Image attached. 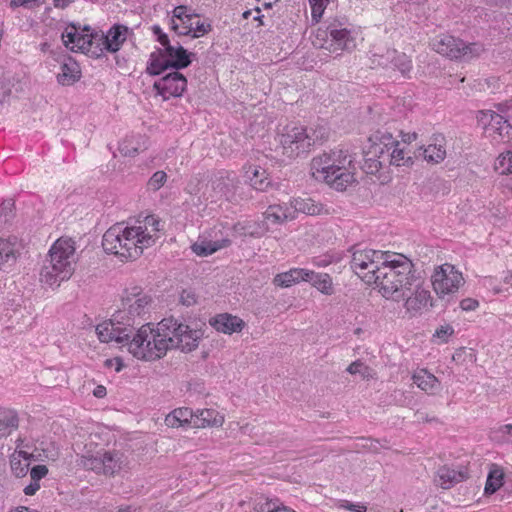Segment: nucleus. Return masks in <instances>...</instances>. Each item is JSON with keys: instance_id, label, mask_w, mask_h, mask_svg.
Instances as JSON below:
<instances>
[{"instance_id": "1", "label": "nucleus", "mask_w": 512, "mask_h": 512, "mask_svg": "<svg viewBox=\"0 0 512 512\" xmlns=\"http://www.w3.org/2000/svg\"><path fill=\"white\" fill-rule=\"evenodd\" d=\"M377 282L379 292L386 299L399 302L409 296V290L417 282L412 261L403 254L386 251L379 268Z\"/></svg>"}, {"instance_id": "2", "label": "nucleus", "mask_w": 512, "mask_h": 512, "mask_svg": "<svg viewBox=\"0 0 512 512\" xmlns=\"http://www.w3.org/2000/svg\"><path fill=\"white\" fill-rule=\"evenodd\" d=\"M357 171L355 154L348 150L335 149L314 157L311 162L312 176L323 180L337 191H344L355 183Z\"/></svg>"}, {"instance_id": "3", "label": "nucleus", "mask_w": 512, "mask_h": 512, "mask_svg": "<svg viewBox=\"0 0 512 512\" xmlns=\"http://www.w3.org/2000/svg\"><path fill=\"white\" fill-rule=\"evenodd\" d=\"M154 240L145 234L141 226L124 227L117 223L110 227L103 235L102 246L105 252L118 255L125 259H136L143 252V246Z\"/></svg>"}, {"instance_id": "4", "label": "nucleus", "mask_w": 512, "mask_h": 512, "mask_svg": "<svg viewBox=\"0 0 512 512\" xmlns=\"http://www.w3.org/2000/svg\"><path fill=\"white\" fill-rule=\"evenodd\" d=\"M327 137L328 131L323 126L307 129L303 125L289 123L277 134L278 146L276 151L293 159L309 153L316 143L322 142Z\"/></svg>"}, {"instance_id": "5", "label": "nucleus", "mask_w": 512, "mask_h": 512, "mask_svg": "<svg viewBox=\"0 0 512 512\" xmlns=\"http://www.w3.org/2000/svg\"><path fill=\"white\" fill-rule=\"evenodd\" d=\"M75 270V247L71 239H58L49 250L41 271L40 281L49 286H59Z\"/></svg>"}, {"instance_id": "6", "label": "nucleus", "mask_w": 512, "mask_h": 512, "mask_svg": "<svg viewBox=\"0 0 512 512\" xmlns=\"http://www.w3.org/2000/svg\"><path fill=\"white\" fill-rule=\"evenodd\" d=\"M170 333L160 330V322L154 329L150 323L142 324L135 329L127 342L128 351L136 358L153 361L163 357L169 350Z\"/></svg>"}, {"instance_id": "7", "label": "nucleus", "mask_w": 512, "mask_h": 512, "mask_svg": "<svg viewBox=\"0 0 512 512\" xmlns=\"http://www.w3.org/2000/svg\"><path fill=\"white\" fill-rule=\"evenodd\" d=\"M313 44L330 52L351 51L356 46L351 31L345 27L344 23L336 19L316 30Z\"/></svg>"}, {"instance_id": "8", "label": "nucleus", "mask_w": 512, "mask_h": 512, "mask_svg": "<svg viewBox=\"0 0 512 512\" xmlns=\"http://www.w3.org/2000/svg\"><path fill=\"white\" fill-rule=\"evenodd\" d=\"M151 302L152 298L143 294L139 287L132 288V291L123 297V309L116 312V320L131 328L133 332L136 326L142 325L141 321L148 313Z\"/></svg>"}, {"instance_id": "9", "label": "nucleus", "mask_w": 512, "mask_h": 512, "mask_svg": "<svg viewBox=\"0 0 512 512\" xmlns=\"http://www.w3.org/2000/svg\"><path fill=\"white\" fill-rule=\"evenodd\" d=\"M160 330L170 333L168 336L169 349L177 348L182 352L195 350L203 337L201 329L191 328L189 325L170 317L160 321Z\"/></svg>"}, {"instance_id": "10", "label": "nucleus", "mask_w": 512, "mask_h": 512, "mask_svg": "<svg viewBox=\"0 0 512 512\" xmlns=\"http://www.w3.org/2000/svg\"><path fill=\"white\" fill-rule=\"evenodd\" d=\"M430 45L433 50L441 55L464 61L478 57L484 51V47L480 43L467 44L463 40L450 35L437 36L431 41Z\"/></svg>"}, {"instance_id": "11", "label": "nucleus", "mask_w": 512, "mask_h": 512, "mask_svg": "<svg viewBox=\"0 0 512 512\" xmlns=\"http://www.w3.org/2000/svg\"><path fill=\"white\" fill-rule=\"evenodd\" d=\"M386 251L354 249L350 260V267L365 283L377 282V272L383 262Z\"/></svg>"}, {"instance_id": "12", "label": "nucleus", "mask_w": 512, "mask_h": 512, "mask_svg": "<svg viewBox=\"0 0 512 512\" xmlns=\"http://www.w3.org/2000/svg\"><path fill=\"white\" fill-rule=\"evenodd\" d=\"M433 289L440 298L458 291L464 284L462 273L449 263L437 267L431 277Z\"/></svg>"}, {"instance_id": "13", "label": "nucleus", "mask_w": 512, "mask_h": 512, "mask_svg": "<svg viewBox=\"0 0 512 512\" xmlns=\"http://www.w3.org/2000/svg\"><path fill=\"white\" fill-rule=\"evenodd\" d=\"M82 464L85 469L97 474L112 476L119 472L125 464L124 456L120 452H97L96 455L83 457Z\"/></svg>"}, {"instance_id": "14", "label": "nucleus", "mask_w": 512, "mask_h": 512, "mask_svg": "<svg viewBox=\"0 0 512 512\" xmlns=\"http://www.w3.org/2000/svg\"><path fill=\"white\" fill-rule=\"evenodd\" d=\"M187 87L186 77L179 71H173L156 80L153 84V89L156 95H159L163 100H168L170 97H180Z\"/></svg>"}, {"instance_id": "15", "label": "nucleus", "mask_w": 512, "mask_h": 512, "mask_svg": "<svg viewBox=\"0 0 512 512\" xmlns=\"http://www.w3.org/2000/svg\"><path fill=\"white\" fill-rule=\"evenodd\" d=\"M96 333L101 342L108 343L115 341L123 346H127V342L132 336V329L126 325L120 324V322L116 320L115 313L112 319L97 325Z\"/></svg>"}, {"instance_id": "16", "label": "nucleus", "mask_w": 512, "mask_h": 512, "mask_svg": "<svg viewBox=\"0 0 512 512\" xmlns=\"http://www.w3.org/2000/svg\"><path fill=\"white\" fill-rule=\"evenodd\" d=\"M129 28L122 24H114L106 34H99L104 49L110 53H116L127 39Z\"/></svg>"}, {"instance_id": "17", "label": "nucleus", "mask_w": 512, "mask_h": 512, "mask_svg": "<svg viewBox=\"0 0 512 512\" xmlns=\"http://www.w3.org/2000/svg\"><path fill=\"white\" fill-rule=\"evenodd\" d=\"M163 54L167 58L169 67L175 71L187 68L192 62L191 57L194 56V53L188 52L179 42L163 48Z\"/></svg>"}, {"instance_id": "18", "label": "nucleus", "mask_w": 512, "mask_h": 512, "mask_svg": "<svg viewBox=\"0 0 512 512\" xmlns=\"http://www.w3.org/2000/svg\"><path fill=\"white\" fill-rule=\"evenodd\" d=\"M209 324L218 332L224 334L240 332L245 326V322L241 318L228 313L218 314L210 318Z\"/></svg>"}, {"instance_id": "19", "label": "nucleus", "mask_w": 512, "mask_h": 512, "mask_svg": "<svg viewBox=\"0 0 512 512\" xmlns=\"http://www.w3.org/2000/svg\"><path fill=\"white\" fill-rule=\"evenodd\" d=\"M81 26L71 23L62 33V39L66 47L69 44H73L71 50L77 48L76 51H80L81 49H88L87 46L90 45V41H92L91 33L83 34L80 32Z\"/></svg>"}, {"instance_id": "20", "label": "nucleus", "mask_w": 512, "mask_h": 512, "mask_svg": "<svg viewBox=\"0 0 512 512\" xmlns=\"http://www.w3.org/2000/svg\"><path fill=\"white\" fill-rule=\"evenodd\" d=\"M304 276V281L309 282L322 294L330 296L335 293L333 281L329 274L317 273L312 270L306 269Z\"/></svg>"}, {"instance_id": "21", "label": "nucleus", "mask_w": 512, "mask_h": 512, "mask_svg": "<svg viewBox=\"0 0 512 512\" xmlns=\"http://www.w3.org/2000/svg\"><path fill=\"white\" fill-rule=\"evenodd\" d=\"M224 423V417L214 409H202L195 412V428L219 427Z\"/></svg>"}, {"instance_id": "22", "label": "nucleus", "mask_w": 512, "mask_h": 512, "mask_svg": "<svg viewBox=\"0 0 512 512\" xmlns=\"http://www.w3.org/2000/svg\"><path fill=\"white\" fill-rule=\"evenodd\" d=\"M290 208L295 211L304 213L306 215H320L323 212L328 213V210L324 208L323 204L311 199V198H296L290 201Z\"/></svg>"}, {"instance_id": "23", "label": "nucleus", "mask_w": 512, "mask_h": 512, "mask_svg": "<svg viewBox=\"0 0 512 512\" xmlns=\"http://www.w3.org/2000/svg\"><path fill=\"white\" fill-rule=\"evenodd\" d=\"M195 412L188 407L176 408L165 417L168 427H180L186 424L194 425Z\"/></svg>"}, {"instance_id": "24", "label": "nucleus", "mask_w": 512, "mask_h": 512, "mask_svg": "<svg viewBox=\"0 0 512 512\" xmlns=\"http://www.w3.org/2000/svg\"><path fill=\"white\" fill-rule=\"evenodd\" d=\"M416 289L413 292V287L409 290V296H405V307L408 311L410 310H420L422 307L426 306L430 299V292L428 290L422 289L419 286V283L415 282L413 285Z\"/></svg>"}, {"instance_id": "25", "label": "nucleus", "mask_w": 512, "mask_h": 512, "mask_svg": "<svg viewBox=\"0 0 512 512\" xmlns=\"http://www.w3.org/2000/svg\"><path fill=\"white\" fill-rule=\"evenodd\" d=\"M467 478L466 472L455 471L447 466H442L437 471V482L443 489H449L454 484L459 483Z\"/></svg>"}, {"instance_id": "26", "label": "nucleus", "mask_w": 512, "mask_h": 512, "mask_svg": "<svg viewBox=\"0 0 512 512\" xmlns=\"http://www.w3.org/2000/svg\"><path fill=\"white\" fill-rule=\"evenodd\" d=\"M264 216L265 219L272 221L274 224H282L287 220H293L295 218V211H292L286 203L270 205Z\"/></svg>"}, {"instance_id": "27", "label": "nucleus", "mask_w": 512, "mask_h": 512, "mask_svg": "<svg viewBox=\"0 0 512 512\" xmlns=\"http://www.w3.org/2000/svg\"><path fill=\"white\" fill-rule=\"evenodd\" d=\"M230 245L231 240L229 239H222L218 241L203 240L192 244L191 249L197 256L205 257Z\"/></svg>"}, {"instance_id": "28", "label": "nucleus", "mask_w": 512, "mask_h": 512, "mask_svg": "<svg viewBox=\"0 0 512 512\" xmlns=\"http://www.w3.org/2000/svg\"><path fill=\"white\" fill-rule=\"evenodd\" d=\"M81 71L78 64L71 59L61 65V72L57 76V80L62 85H72L79 80Z\"/></svg>"}, {"instance_id": "29", "label": "nucleus", "mask_w": 512, "mask_h": 512, "mask_svg": "<svg viewBox=\"0 0 512 512\" xmlns=\"http://www.w3.org/2000/svg\"><path fill=\"white\" fill-rule=\"evenodd\" d=\"M167 69H170V67L167 58L163 54V49H157V51L152 52L147 63L146 72L151 76H157Z\"/></svg>"}, {"instance_id": "30", "label": "nucleus", "mask_w": 512, "mask_h": 512, "mask_svg": "<svg viewBox=\"0 0 512 512\" xmlns=\"http://www.w3.org/2000/svg\"><path fill=\"white\" fill-rule=\"evenodd\" d=\"M306 269L293 268L287 272L279 273L274 277L273 283L280 287H290L293 284L304 281Z\"/></svg>"}, {"instance_id": "31", "label": "nucleus", "mask_w": 512, "mask_h": 512, "mask_svg": "<svg viewBox=\"0 0 512 512\" xmlns=\"http://www.w3.org/2000/svg\"><path fill=\"white\" fill-rule=\"evenodd\" d=\"M414 383L422 390L428 392L433 391L439 386L438 379L426 370H421L413 375Z\"/></svg>"}, {"instance_id": "32", "label": "nucleus", "mask_w": 512, "mask_h": 512, "mask_svg": "<svg viewBox=\"0 0 512 512\" xmlns=\"http://www.w3.org/2000/svg\"><path fill=\"white\" fill-rule=\"evenodd\" d=\"M19 426V418L15 411H9L0 418V440L9 436Z\"/></svg>"}, {"instance_id": "33", "label": "nucleus", "mask_w": 512, "mask_h": 512, "mask_svg": "<svg viewBox=\"0 0 512 512\" xmlns=\"http://www.w3.org/2000/svg\"><path fill=\"white\" fill-rule=\"evenodd\" d=\"M17 239H0V264L15 261Z\"/></svg>"}, {"instance_id": "34", "label": "nucleus", "mask_w": 512, "mask_h": 512, "mask_svg": "<svg viewBox=\"0 0 512 512\" xmlns=\"http://www.w3.org/2000/svg\"><path fill=\"white\" fill-rule=\"evenodd\" d=\"M212 187L215 193L228 200L234 189V181L229 177L220 176L213 181Z\"/></svg>"}, {"instance_id": "35", "label": "nucleus", "mask_w": 512, "mask_h": 512, "mask_svg": "<svg viewBox=\"0 0 512 512\" xmlns=\"http://www.w3.org/2000/svg\"><path fill=\"white\" fill-rule=\"evenodd\" d=\"M391 149L392 147L390 146L382 145L378 142H370V147L366 151V156L376 157L381 160L382 163L388 165Z\"/></svg>"}, {"instance_id": "36", "label": "nucleus", "mask_w": 512, "mask_h": 512, "mask_svg": "<svg viewBox=\"0 0 512 512\" xmlns=\"http://www.w3.org/2000/svg\"><path fill=\"white\" fill-rule=\"evenodd\" d=\"M503 473L499 470L491 471L488 474L484 492L486 495L494 494L503 484Z\"/></svg>"}, {"instance_id": "37", "label": "nucleus", "mask_w": 512, "mask_h": 512, "mask_svg": "<svg viewBox=\"0 0 512 512\" xmlns=\"http://www.w3.org/2000/svg\"><path fill=\"white\" fill-rule=\"evenodd\" d=\"M421 154L428 162L439 163L444 160L446 151L441 145H428Z\"/></svg>"}, {"instance_id": "38", "label": "nucleus", "mask_w": 512, "mask_h": 512, "mask_svg": "<svg viewBox=\"0 0 512 512\" xmlns=\"http://www.w3.org/2000/svg\"><path fill=\"white\" fill-rule=\"evenodd\" d=\"M391 68L399 70L402 74L409 72L412 68V62L405 53L395 50Z\"/></svg>"}, {"instance_id": "39", "label": "nucleus", "mask_w": 512, "mask_h": 512, "mask_svg": "<svg viewBox=\"0 0 512 512\" xmlns=\"http://www.w3.org/2000/svg\"><path fill=\"white\" fill-rule=\"evenodd\" d=\"M233 232L237 236H250L254 238L260 237V233L257 228L251 222H237L233 225Z\"/></svg>"}, {"instance_id": "40", "label": "nucleus", "mask_w": 512, "mask_h": 512, "mask_svg": "<svg viewBox=\"0 0 512 512\" xmlns=\"http://www.w3.org/2000/svg\"><path fill=\"white\" fill-rule=\"evenodd\" d=\"M395 49H388L385 54L373 53L371 56L372 67L391 68Z\"/></svg>"}, {"instance_id": "41", "label": "nucleus", "mask_w": 512, "mask_h": 512, "mask_svg": "<svg viewBox=\"0 0 512 512\" xmlns=\"http://www.w3.org/2000/svg\"><path fill=\"white\" fill-rule=\"evenodd\" d=\"M92 41H90V45L87 46L89 49H81L80 51L86 54H89L91 57L100 58L104 52V46L102 41H99V33L91 32Z\"/></svg>"}, {"instance_id": "42", "label": "nucleus", "mask_w": 512, "mask_h": 512, "mask_svg": "<svg viewBox=\"0 0 512 512\" xmlns=\"http://www.w3.org/2000/svg\"><path fill=\"white\" fill-rule=\"evenodd\" d=\"M369 142H378L390 147H394V145L399 146V142L386 130H377L369 137Z\"/></svg>"}, {"instance_id": "43", "label": "nucleus", "mask_w": 512, "mask_h": 512, "mask_svg": "<svg viewBox=\"0 0 512 512\" xmlns=\"http://www.w3.org/2000/svg\"><path fill=\"white\" fill-rule=\"evenodd\" d=\"M389 163L388 165H409L412 163V158L410 156H405L404 149H400L399 146L394 145L391 149V154L389 157Z\"/></svg>"}, {"instance_id": "44", "label": "nucleus", "mask_w": 512, "mask_h": 512, "mask_svg": "<svg viewBox=\"0 0 512 512\" xmlns=\"http://www.w3.org/2000/svg\"><path fill=\"white\" fill-rule=\"evenodd\" d=\"M383 166H387L385 163H382L381 160H379L376 157L373 156H366V151H364V163L361 166V169L366 174L374 175L376 174Z\"/></svg>"}, {"instance_id": "45", "label": "nucleus", "mask_w": 512, "mask_h": 512, "mask_svg": "<svg viewBox=\"0 0 512 512\" xmlns=\"http://www.w3.org/2000/svg\"><path fill=\"white\" fill-rule=\"evenodd\" d=\"M195 18H198V14L192 12L191 8L186 5H179L176 6L172 12L170 24L172 23V20H185L187 22L194 20Z\"/></svg>"}, {"instance_id": "46", "label": "nucleus", "mask_w": 512, "mask_h": 512, "mask_svg": "<svg viewBox=\"0 0 512 512\" xmlns=\"http://www.w3.org/2000/svg\"><path fill=\"white\" fill-rule=\"evenodd\" d=\"M10 466L12 473L18 477H24L29 471V462L22 461L19 456H11L10 458Z\"/></svg>"}, {"instance_id": "47", "label": "nucleus", "mask_w": 512, "mask_h": 512, "mask_svg": "<svg viewBox=\"0 0 512 512\" xmlns=\"http://www.w3.org/2000/svg\"><path fill=\"white\" fill-rule=\"evenodd\" d=\"M265 171H260L259 169H254L253 175L249 177L251 186L258 190L264 191L269 185V180L264 177Z\"/></svg>"}, {"instance_id": "48", "label": "nucleus", "mask_w": 512, "mask_h": 512, "mask_svg": "<svg viewBox=\"0 0 512 512\" xmlns=\"http://www.w3.org/2000/svg\"><path fill=\"white\" fill-rule=\"evenodd\" d=\"M167 181V174L162 171H156L147 182V189L153 192L158 191Z\"/></svg>"}, {"instance_id": "49", "label": "nucleus", "mask_w": 512, "mask_h": 512, "mask_svg": "<svg viewBox=\"0 0 512 512\" xmlns=\"http://www.w3.org/2000/svg\"><path fill=\"white\" fill-rule=\"evenodd\" d=\"M193 20H172L171 29L180 36H187L192 34Z\"/></svg>"}, {"instance_id": "50", "label": "nucleus", "mask_w": 512, "mask_h": 512, "mask_svg": "<svg viewBox=\"0 0 512 512\" xmlns=\"http://www.w3.org/2000/svg\"><path fill=\"white\" fill-rule=\"evenodd\" d=\"M329 0H309L311 5V19L313 23H318L324 13L326 4Z\"/></svg>"}, {"instance_id": "51", "label": "nucleus", "mask_w": 512, "mask_h": 512, "mask_svg": "<svg viewBox=\"0 0 512 512\" xmlns=\"http://www.w3.org/2000/svg\"><path fill=\"white\" fill-rule=\"evenodd\" d=\"M495 131H497L500 135L503 134L504 130L506 134H509V130H512V125L509 123L508 119L502 116L499 113H495L493 118V125H490Z\"/></svg>"}, {"instance_id": "52", "label": "nucleus", "mask_w": 512, "mask_h": 512, "mask_svg": "<svg viewBox=\"0 0 512 512\" xmlns=\"http://www.w3.org/2000/svg\"><path fill=\"white\" fill-rule=\"evenodd\" d=\"M14 202L12 199L4 200L0 205V222L6 223L13 217Z\"/></svg>"}, {"instance_id": "53", "label": "nucleus", "mask_w": 512, "mask_h": 512, "mask_svg": "<svg viewBox=\"0 0 512 512\" xmlns=\"http://www.w3.org/2000/svg\"><path fill=\"white\" fill-rule=\"evenodd\" d=\"M212 30V26L210 23L201 22L200 20L194 21L192 25V37L198 38L204 36Z\"/></svg>"}, {"instance_id": "54", "label": "nucleus", "mask_w": 512, "mask_h": 512, "mask_svg": "<svg viewBox=\"0 0 512 512\" xmlns=\"http://www.w3.org/2000/svg\"><path fill=\"white\" fill-rule=\"evenodd\" d=\"M259 512H296L293 509L284 506L283 504H276L272 501H268L260 505Z\"/></svg>"}, {"instance_id": "55", "label": "nucleus", "mask_w": 512, "mask_h": 512, "mask_svg": "<svg viewBox=\"0 0 512 512\" xmlns=\"http://www.w3.org/2000/svg\"><path fill=\"white\" fill-rule=\"evenodd\" d=\"M495 111L493 110H480L477 113V121L481 124L485 129L490 125H493V118L495 115Z\"/></svg>"}, {"instance_id": "56", "label": "nucleus", "mask_w": 512, "mask_h": 512, "mask_svg": "<svg viewBox=\"0 0 512 512\" xmlns=\"http://www.w3.org/2000/svg\"><path fill=\"white\" fill-rule=\"evenodd\" d=\"M498 164L502 168V173H512V151L501 154L498 157Z\"/></svg>"}, {"instance_id": "57", "label": "nucleus", "mask_w": 512, "mask_h": 512, "mask_svg": "<svg viewBox=\"0 0 512 512\" xmlns=\"http://www.w3.org/2000/svg\"><path fill=\"white\" fill-rule=\"evenodd\" d=\"M179 301L182 305L190 307L197 303V295L192 289H184L180 294Z\"/></svg>"}, {"instance_id": "58", "label": "nucleus", "mask_w": 512, "mask_h": 512, "mask_svg": "<svg viewBox=\"0 0 512 512\" xmlns=\"http://www.w3.org/2000/svg\"><path fill=\"white\" fill-rule=\"evenodd\" d=\"M47 474H48V468L46 465H43V464L35 465L30 469L31 480L40 481Z\"/></svg>"}, {"instance_id": "59", "label": "nucleus", "mask_w": 512, "mask_h": 512, "mask_svg": "<svg viewBox=\"0 0 512 512\" xmlns=\"http://www.w3.org/2000/svg\"><path fill=\"white\" fill-rule=\"evenodd\" d=\"M339 507L352 512H366L367 510V507L363 503H351L348 500H341Z\"/></svg>"}, {"instance_id": "60", "label": "nucleus", "mask_w": 512, "mask_h": 512, "mask_svg": "<svg viewBox=\"0 0 512 512\" xmlns=\"http://www.w3.org/2000/svg\"><path fill=\"white\" fill-rule=\"evenodd\" d=\"M152 32L157 37V41L163 46V48H166L171 44L168 35L162 31L159 25L152 26Z\"/></svg>"}, {"instance_id": "61", "label": "nucleus", "mask_w": 512, "mask_h": 512, "mask_svg": "<svg viewBox=\"0 0 512 512\" xmlns=\"http://www.w3.org/2000/svg\"><path fill=\"white\" fill-rule=\"evenodd\" d=\"M454 333V329L451 325L440 326L436 329L434 336L441 339L442 342H447L448 337Z\"/></svg>"}, {"instance_id": "62", "label": "nucleus", "mask_w": 512, "mask_h": 512, "mask_svg": "<svg viewBox=\"0 0 512 512\" xmlns=\"http://www.w3.org/2000/svg\"><path fill=\"white\" fill-rule=\"evenodd\" d=\"M201 190V179L198 176L192 177L189 182L187 183V186L185 188V191L191 195L197 194Z\"/></svg>"}, {"instance_id": "63", "label": "nucleus", "mask_w": 512, "mask_h": 512, "mask_svg": "<svg viewBox=\"0 0 512 512\" xmlns=\"http://www.w3.org/2000/svg\"><path fill=\"white\" fill-rule=\"evenodd\" d=\"M479 306V302L473 298H465L460 302V308L463 311H473Z\"/></svg>"}, {"instance_id": "64", "label": "nucleus", "mask_w": 512, "mask_h": 512, "mask_svg": "<svg viewBox=\"0 0 512 512\" xmlns=\"http://www.w3.org/2000/svg\"><path fill=\"white\" fill-rule=\"evenodd\" d=\"M119 151L122 155L128 157H134L136 154H138V148L131 147L127 142H123L120 144Z\"/></svg>"}]
</instances>
